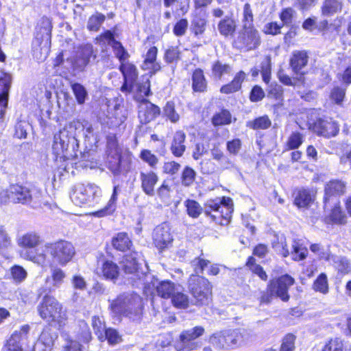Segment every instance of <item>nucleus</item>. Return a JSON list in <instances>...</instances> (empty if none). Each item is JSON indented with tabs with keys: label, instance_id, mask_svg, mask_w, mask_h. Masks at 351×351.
Returning a JSON list of instances; mask_svg holds the SVG:
<instances>
[{
	"label": "nucleus",
	"instance_id": "nucleus-3",
	"mask_svg": "<svg viewBox=\"0 0 351 351\" xmlns=\"http://www.w3.org/2000/svg\"><path fill=\"white\" fill-rule=\"evenodd\" d=\"M112 311L122 315L132 322H138L143 316L141 298L135 293H123L112 300L110 304Z\"/></svg>",
	"mask_w": 351,
	"mask_h": 351
},
{
	"label": "nucleus",
	"instance_id": "nucleus-48",
	"mask_svg": "<svg viewBox=\"0 0 351 351\" xmlns=\"http://www.w3.org/2000/svg\"><path fill=\"white\" fill-rule=\"evenodd\" d=\"M78 328L77 336L79 340L85 343L89 342L92 339V335L88 324L84 320H80Z\"/></svg>",
	"mask_w": 351,
	"mask_h": 351
},
{
	"label": "nucleus",
	"instance_id": "nucleus-5",
	"mask_svg": "<svg viewBox=\"0 0 351 351\" xmlns=\"http://www.w3.org/2000/svg\"><path fill=\"white\" fill-rule=\"evenodd\" d=\"M37 310L40 317L48 322L61 324L66 319V313L62 304L48 293L43 298Z\"/></svg>",
	"mask_w": 351,
	"mask_h": 351
},
{
	"label": "nucleus",
	"instance_id": "nucleus-11",
	"mask_svg": "<svg viewBox=\"0 0 351 351\" xmlns=\"http://www.w3.org/2000/svg\"><path fill=\"white\" fill-rule=\"evenodd\" d=\"M324 191V208L329 209L332 206L330 203H337L338 197L345 193L346 183L338 180H331L326 184Z\"/></svg>",
	"mask_w": 351,
	"mask_h": 351
},
{
	"label": "nucleus",
	"instance_id": "nucleus-14",
	"mask_svg": "<svg viewBox=\"0 0 351 351\" xmlns=\"http://www.w3.org/2000/svg\"><path fill=\"white\" fill-rule=\"evenodd\" d=\"M160 114V108L146 99L138 104V118L142 124H147L154 120Z\"/></svg>",
	"mask_w": 351,
	"mask_h": 351
},
{
	"label": "nucleus",
	"instance_id": "nucleus-19",
	"mask_svg": "<svg viewBox=\"0 0 351 351\" xmlns=\"http://www.w3.org/2000/svg\"><path fill=\"white\" fill-rule=\"evenodd\" d=\"M12 80V75L7 73H3L0 77V119L3 117L8 106Z\"/></svg>",
	"mask_w": 351,
	"mask_h": 351
},
{
	"label": "nucleus",
	"instance_id": "nucleus-13",
	"mask_svg": "<svg viewBox=\"0 0 351 351\" xmlns=\"http://www.w3.org/2000/svg\"><path fill=\"white\" fill-rule=\"evenodd\" d=\"M313 130L319 136L330 138L338 134L339 126L330 118H319L313 123Z\"/></svg>",
	"mask_w": 351,
	"mask_h": 351
},
{
	"label": "nucleus",
	"instance_id": "nucleus-58",
	"mask_svg": "<svg viewBox=\"0 0 351 351\" xmlns=\"http://www.w3.org/2000/svg\"><path fill=\"white\" fill-rule=\"evenodd\" d=\"M104 337L100 340L104 341V339H107L108 343L111 345L117 344L122 341L121 337L119 335V332L112 328L106 329L104 333Z\"/></svg>",
	"mask_w": 351,
	"mask_h": 351
},
{
	"label": "nucleus",
	"instance_id": "nucleus-4",
	"mask_svg": "<svg viewBox=\"0 0 351 351\" xmlns=\"http://www.w3.org/2000/svg\"><path fill=\"white\" fill-rule=\"evenodd\" d=\"M41 192L39 189L29 188L19 184H12L8 189L0 191V204H7L9 202L14 204H29L40 202Z\"/></svg>",
	"mask_w": 351,
	"mask_h": 351
},
{
	"label": "nucleus",
	"instance_id": "nucleus-34",
	"mask_svg": "<svg viewBox=\"0 0 351 351\" xmlns=\"http://www.w3.org/2000/svg\"><path fill=\"white\" fill-rule=\"evenodd\" d=\"M315 193L312 190L302 189H300L295 197V204L298 207H306L314 199Z\"/></svg>",
	"mask_w": 351,
	"mask_h": 351
},
{
	"label": "nucleus",
	"instance_id": "nucleus-2",
	"mask_svg": "<svg viewBox=\"0 0 351 351\" xmlns=\"http://www.w3.org/2000/svg\"><path fill=\"white\" fill-rule=\"evenodd\" d=\"M209 261L203 258H197L193 261L195 276H191L189 280V289L196 306L208 305L212 300V285L205 278L199 275L208 266Z\"/></svg>",
	"mask_w": 351,
	"mask_h": 351
},
{
	"label": "nucleus",
	"instance_id": "nucleus-33",
	"mask_svg": "<svg viewBox=\"0 0 351 351\" xmlns=\"http://www.w3.org/2000/svg\"><path fill=\"white\" fill-rule=\"evenodd\" d=\"M171 299L173 305L176 308H186L189 307V296L184 293L183 288L180 285L177 286V289L173 292Z\"/></svg>",
	"mask_w": 351,
	"mask_h": 351
},
{
	"label": "nucleus",
	"instance_id": "nucleus-27",
	"mask_svg": "<svg viewBox=\"0 0 351 351\" xmlns=\"http://www.w3.org/2000/svg\"><path fill=\"white\" fill-rule=\"evenodd\" d=\"M245 79V73L242 71H239L230 83L221 87L220 92L223 94H230L239 90Z\"/></svg>",
	"mask_w": 351,
	"mask_h": 351
},
{
	"label": "nucleus",
	"instance_id": "nucleus-21",
	"mask_svg": "<svg viewBox=\"0 0 351 351\" xmlns=\"http://www.w3.org/2000/svg\"><path fill=\"white\" fill-rule=\"evenodd\" d=\"M308 61V56L305 51H295L293 52L289 64L294 73L303 75L304 73L302 69L306 66Z\"/></svg>",
	"mask_w": 351,
	"mask_h": 351
},
{
	"label": "nucleus",
	"instance_id": "nucleus-35",
	"mask_svg": "<svg viewBox=\"0 0 351 351\" xmlns=\"http://www.w3.org/2000/svg\"><path fill=\"white\" fill-rule=\"evenodd\" d=\"M21 256L27 261H30L39 265H43L46 262L47 255L44 252H40L39 250H25L21 253Z\"/></svg>",
	"mask_w": 351,
	"mask_h": 351
},
{
	"label": "nucleus",
	"instance_id": "nucleus-1",
	"mask_svg": "<svg viewBox=\"0 0 351 351\" xmlns=\"http://www.w3.org/2000/svg\"><path fill=\"white\" fill-rule=\"evenodd\" d=\"M79 128L82 125L77 121H73L54 134L52 152L56 159L58 157L64 160L75 159L78 158V153L82 155L78 151L79 143L75 133Z\"/></svg>",
	"mask_w": 351,
	"mask_h": 351
},
{
	"label": "nucleus",
	"instance_id": "nucleus-57",
	"mask_svg": "<svg viewBox=\"0 0 351 351\" xmlns=\"http://www.w3.org/2000/svg\"><path fill=\"white\" fill-rule=\"evenodd\" d=\"M115 56L119 59L121 64L122 62H126V60L129 57V54L128 51L123 47L122 44L119 41H117L114 43V45L112 46Z\"/></svg>",
	"mask_w": 351,
	"mask_h": 351
},
{
	"label": "nucleus",
	"instance_id": "nucleus-18",
	"mask_svg": "<svg viewBox=\"0 0 351 351\" xmlns=\"http://www.w3.org/2000/svg\"><path fill=\"white\" fill-rule=\"evenodd\" d=\"M50 272L51 277H47L45 280V282L47 285L49 283L51 285L49 287H47L44 291H41V289H40L38 291L39 295H41L45 292L51 293L56 289L60 288L64 283L66 277L65 271L57 266L51 267Z\"/></svg>",
	"mask_w": 351,
	"mask_h": 351
},
{
	"label": "nucleus",
	"instance_id": "nucleus-54",
	"mask_svg": "<svg viewBox=\"0 0 351 351\" xmlns=\"http://www.w3.org/2000/svg\"><path fill=\"white\" fill-rule=\"evenodd\" d=\"M292 248L293 252L291 254L294 260L301 261L306 257L308 253L307 249L306 247H303L299 242L294 241L292 245Z\"/></svg>",
	"mask_w": 351,
	"mask_h": 351
},
{
	"label": "nucleus",
	"instance_id": "nucleus-16",
	"mask_svg": "<svg viewBox=\"0 0 351 351\" xmlns=\"http://www.w3.org/2000/svg\"><path fill=\"white\" fill-rule=\"evenodd\" d=\"M226 341L228 345V350H233L245 344L250 338L247 331L243 330H223Z\"/></svg>",
	"mask_w": 351,
	"mask_h": 351
},
{
	"label": "nucleus",
	"instance_id": "nucleus-30",
	"mask_svg": "<svg viewBox=\"0 0 351 351\" xmlns=\"http://www.w3.org/2000/svg\"><path fill=\"white\" fill-rule=\"evenodd\" d=\"M157 53L158 49L156 47H152L149 49L142 65L143 69H150L154 73L160 69V64L156 62Z\"/></svg>",
	"mask_w": 351,
	"mask_h": 351
},
{
	"label": "nucleus",
	"instance_id": "nucleus-7",
	"mask_svg": "<svg viewBox=\"0 0 351 351\" xmlns=\"http://www.w3.org/2000/svg\"><path fill=\"white\" fill-rule=\"evenodd\" d=\"M261 43V38L255 27H241L233 41V46L246 51L257 49Z\"/></svg>",
	"mask_w": 351,
	"mask_h": 351
},
{
	"label": "nucleus",
	"instance_id": "nucleus-46",
	"mask_svg": "<svg viewBox=\"0 0 351 351\" xmlns=\"http://www.w3.org/2000/svg\"><path fill=\"white\" fill-rule=\"evenodd\" d=\"M105 19L106 16L104 14L97 12L88 19L87 28L90 31L97 32Z\"/></svg>",
	"mask_w": 351,
	"mask_h": 351
},
{
	"label": "nucleus",
	"instance_id": "nucleus-8",
	"mask_svg": "<svg viewBox=\"0 0 351 351\" xmlns=\"http://www.w3.org/2000/svg\"><path fill=\"white\" fill-rule=\"evenodd\" d=\"M204 331L202 326H195L183 330L175 343V350L176 351H193L198 349L200 348L201 343L197 339L204 335Z\"/></svg>",
	"mask_w": 351,
	"mask_h": 351
},
{
	"label": "nucleus",
	"instance_id": "nucleus-38",
	"mask_svg": "<svg viewBox=\"0 0 351 351\" xmlns=\"http://www.w3.org/2000/svg\"><path fill=\"white\" fill-rule=\"evenodd\" d=\"M112 245L115 249L123 252L130 249L132 241L126 233L121 232L112 239Z\"/></svg>",
	"mask_w": 351,
	"mask_h": 351
},
{
	"label": "nucleus",
	"instance_id": "nucleus-60",
	"mask_svg": "<svg viewBox=\"0 0 351 351\" xmlns=\"http://www.w3.org/2000/svg\"><path fill=\"white\" fill-rule=\"evenodd\" d=\"M231 122V114L228 110H222L213 118V123L215 125L228 124Z\"/></svg>",
	"mask_w": 351,
	"mask_h": 351
},
{
	"label": "nucleus",
	"instance_id": "nucleus-15",
	"mask_svg": "<svg viewBox=\"0 0 351 351\" xmlns=\"http://www.w3.org/2000/svg\"><path fill=\"white\" fill-rule=\"evenodd\" d=\"M152 237L156 247L160 250L167 247L173 241L170 228L166 223L158 225L154 228Z\"/></svg>",
	"mask_w": 351,
	"mask_h": 351
},
{
	"label": "nucleus",
	"instance_id": "nucleus-36",
	"mask_svg": "<svg viewBox=\"0 0 351 351\" xmlns=\"http://www.w3.org/2000/svg\"><path fill=\"white\" fill-rule=\"evenodd\" d=\"M177 286L169 280L162 281L156 286V291L161 298H171L177 289Z\"/></svg>",
	"mask_w": 351,
	"mask_h": 351
},
{
	"label": "nucleus",
	"instance_id": "nucleus-44",
	"mask_svg": "<svg viewBox=\"0 0 351 351\" xmlns=\"http://www.w3.org/2000/svg\"><path fill=\"white\" fill-rule=\"evenodd\" d=\"M209 343L216 349L228 350V345L226 341L223 331L211 335L209 338Z\"/></svg>",
	"mask_w": 351,
	"mask_h": 351
},
{
	"label": "nucleus",
	"instance_id": "nucleus-23",
	"mask_svg": "<svg viewBox=\"0 0 351 351\" xmlns=\"http://www.w3.org/2000/svg\"><path fill=\"white\" fill-rule=\"evenodd\" d=\"M185 140L186 134L181 130L176 132L173 134L170 150L174 156L181 157L184 154L186 150Z\"/></svg>",
	"mask_w": 351,
	"mask_h": 351
},
{
	"label": "nucleus",
	"instance_id": "nucleus-63",
	"mask_svg": "<svg viewBox=\"0 0 351 351\" xmlns=\"http://www.w3.org/2000/svg\"><path fill=\"white\" fill-rule=\"evenodd\" d=\"M346 95V88L340 86H335L330 92V97L335 104H341Z\"/></svg>",
	"mask_w": 351,
	"mask_h": 351
},
{
	"label": "nucleus",
	"instance_id": "nucleus-39",
	"mask_svg": "<svg viewBox=\"0 0 351 351\" xmlns=\"http://www.w3.org/2000/svg\"><path fill=\"white\" fill-rule=\"evenodd\" d=\"M231 71L232 66L230 64L219 60L215 62L212 66V74L217 80H221L223 75L229 74Z\"/></svg>",
	"mask_w": 351,
	"mask_h": 351
},
{
	"label": "nucleus",
	"instance_id": "nucleus-29",
	"mask_svg": "<svg viewBox=\"0 0 351 351\" xmlns=\"http://www.w3.org/2000/svg\"><path fill=\"white\" fill-rule=\"evenodd\" d=\"M221 206L217 200L210 199L205 204L204 213L207 216H210L214 221L222 225L223 223L221 220Z\"/></svg>",
	"mask_w": 351,
	"mask_h": 351
},
{
	"label": "nucleus",
	"instance_id": "nucleus-41",
	"mask_svg": "<svg viewBox=\"0 0 351 351\" xmlns=\"http://www.w3.org/2000/svg\"><path fill=\"white\" fill-rule=\"evenodd\" d=\"M206 26V21L204 18L195 15L191 23V29L195 36H198L204 34Z\"/></svg>",
	"mask_w": 351,
	"mask_h": 351
},
{
	"label": "nucleus",
	"instance_id": "nucleus-62",
	"mask_svg": "<svg viewBox=\"0 0 351 351\" xmlns=\"http://www.w3.org/2000/svg\"><path fill=\"white\" fill-rule=\"evenodd\" d=\"M181 167L180 163L176 161H168L164 162L162 171L165 174H168L170 176H174L178 173Z\"/></svg>",
	"mask_w": 351,
	"mask_h": 351
},
{
	"label": "nucleus",
	"instance_id": "nucleus-12",
	"mask_svg": "<svg viewBox=\"0 0 351 351\" xmlns=\"http://www.w3.org/2000/svg\"><path fill=\"white\" fill-rule=\"evenodd\" d=\"M294 283V279L289 275L280 276L277 280H271L268 285V289L276 293V296L282 301L287 302L289 299L287 293L289 288Z\"/></svg>",
	"mask_w": 351,
	"mask_h": 351
},
{
	"label": "nucleus",
	"instance_id": "nucleus-55",
	"mask_svg": "<svg viewBox=\"0 0 351 351\" xmlns=\"http://www.w3.org/2000/svg\"><path fill=\"white\" fill-rule=\"evenodd\" d=\"M165 60L167 63L177 62L180 59V51L178 47H171L167 49L164 56Z\"/></svg>",
	"mask_w": 351,
	"mask_h": 351
},
{
	"label": "nucleus",
	"instance_id": "nucleus-20",
	"mask_svg": "<svg viewBox=\"0 0 351 351\" xmlns=\"http://www.w3.org/2000/svg\"><path fill=\"white\" fill-rule=\"evenodd\" d=\"M140 180L143 191L148 196H154L155 194L154 187L158 181V175L152 171L141 172Z\"/></svg>",
	"mask_w": 351,
	"mask_h": 351
},
{
	"label": "nucleus",
	"instance_id": "nucleus-50",
	"mask_svg": "<svg viewBox=\"0 0 351 351\" xmlns=\"http://www.w3.org/2000/svg\"><path fill=\"white\" fill-rule=\"evenodd\" d=\"M139 157L152 169H156L159 162L158 157L149 149H143Z\"/></svg>",
	"mask_w": 351,
	"mask_h": 351
},
{
	"label": "nucleus",
	"instance_id": "nucleus-40",
	"mask_svg": "<svg viewBox=\"0 0 351 351\" xmlns=\"http://www.w3.org/2000/svg\"><path fill=\"white\" fill-rule=\"evenodd\" d=\"M71 87L77 104L80 105L84 104L88 97L86 88L82 84L77 82L73 83Z\"/></svg>",
	"mask_w": 351,
	"mask_h": 351
},
{
	"label": "nucleus",
	"instance_id": "nucleus-28",
	"mask_svg": "<svg viewBox=\"0 0 351 351\" xmlns=\"http://www.w3.org/2000/svg\"><path fill=\"white\" fill-rule=\"evenodd\" d=\"M99 274L107 280H115L119 275L118 265L112 261H105L99 269Z\"/></svg>",
	"mask_w": 351,
	"mask_h": 351
},
{
	"label": "nucleus",
	"instance_id": "nucleus-59",
	"mask_svg": "<svg viewBox=\"0 0 351 351\" xmlns=\"http://www.w3.org/2000/svg\"><path fill=\"white\" fill-rule=\"evenodd\" d=\"M296 337L293 334H287L282 339L280 351H293Z\"/></svg>",
	"mask_w": 351,
	"mask_h": 351
},
{
	"label": "nucleus",
	"instance_id": "nucleus-17",
	"mask_svg": "<svg viewBox=\"0 0 351 351\" xmlns=\"http://www.w3.org/2000/svg\"><path fill=\"white\" fill-rule=\"evenodd\" d=\"M137 252H132L126 254L121 262L122 270L125 274L132 275L130 279L132 282H135L137 279H141L143 273L138 270Z\"/></svg>",
	"mask_w": 351,
	"mask_h": 351
},
{
	"label": "nucleus",
	"instance_id": "nucleus-64",
	"mask_svg": "<svg viewBox=\"0 0 351 351\" xmlns=\"http://www.w3.org/2000/svg\"><path fill=\"white\" fill-rule=\"evenodd\" d=\"M302 143V136L299 132H293L289 137L287 146L288 149L298 148Z\"/></svg>",
	"mask_w": 351,
	"mask_h": 351
},
{
	"label": "nucleus",
	"instance_id": "nucleus-32",
	"mask_svg": "<svg viewBox=\"0 0 351 351\" xmlns=\"http://www.w3.org/2000/svg\"><path fill=\"white\" fill-rule=\"evenodd\" d=\"M123 80L130 83H135L138 77V71L135 65L130 62H122L119 66Z\"/></svg>",
	"mask_w": 351,
	"mask_h": 351
},
{
	"label": "nucleus",
	"instance_id": "nucleus-9",
	"mask_svg": "<svg viewBox=\"0 0 351 351\" xmlns=\"http://www.w3.org/2000/svg\"><path fill=\"white\" fill-rule=\"evenodd\" d=\"M107 163L108 169L114 175L128 171L130 162L121 156V149L115 142L108 144Z\"/></svg>",
	"mask_w": 351,
	"mask_h": 351
},
{
	"label": "nucleus",
	"instance_id": "nucleus-26",
	"mask_svg": "<svg viewBox=\"0 0 351 351\" xmlns=\"http://www.w3.org/2000/svg\"><path fill=\"white\" fill-rule=\"evenodd\" d=\"M237 27L236 21L229 16H226L221 19L217 25L219 34L225 38L233 37Z\"/></svg>",
	"mask_w": 351,
	"mask_h": 351
},
{
	"label": "nucleus",
	"instance_id": "nucleus-45",
	"mask_svg": "<svg viewBox=\"0 0 351 351\" xmlns=\"http://www.w3.org/2000/svg\"><path fill=\"white\" fill-rule=\"evenodd\" d=\"M196 172L190 167H185L181 174V182L185 187L193 185L195 180Z\"/></svg>",
	"mask_w": 351,
	"mask_h": 351
},
{
	"label": "nucleus",
	"instance_id": "nucleus-49",
	"mask_svg": "<svg viewBox=\"0 0 351 351\" xmlns=\"http://www.w3.org/2000/svg\"><path fill=\"white\" fill-rule=\"evenodd\" d=\"M10 274L16 283H21L27 276V271L20 265H14L10 268Z\"/></svg>",
	"mask_w": 351,
	"mask_h": 351
},
{
	"label": "nucleus",
	"instance_id": "nucleus-43",
	"mask_svg": "<svg viewBox=\"0 0 351 351\" xmlns=\"http://www.w3.org/2000/svg\"><path fill=\"white\" fill-rule=\"evenodd\" d=\"M271 122L267 115L255 119L247 123V126L253 130H265L269 128Z\"/></svg>",
	"mask_w": 351,
	"mask_h": 351
},
{
	"label": "nucleus",
	"instance_id": "nucleus-24",
	"mask_svg": "<svg viewBox=\"0 0 351 351\" xmlns=\"http://www.w3.org/2000/svg\"><path fill=\"white\" fill-rule=\"evenodd\" d=\"M29 330V326L28 325L23 326L20 330H16L12 335L4 347L13 350H23L20 341L26 339Z\"/></svg>",
	"mask_w": 351,
	"mask_h": 351
},
{
	"label": "nucleus",
	"instance_id": "nucleus-47",
	"mask_svg": "<svg viewBox=\"0 0 351 351\" xmlns=\"http://www.w3.org/2000/svg\"><path fill=\"white\" fill-rule=\"evenodd\" d=\"M313 289L317 292L326 294L328 292V283L325 274H321L314 281Z\"/></svg>",
	"mask_w": 351,
	"mask_h": 351
},
{
	"label": "nucleus",
	"instance_id": "nucleus-42",
	"mask_svg": "<svg viewBox=\"0 0 351 351\" xmlns=\"http://www.w3.org/2000/svg\"><path fill=\"white\" fill-rule=\"evenodd\" d=\"M241 23V27H255L254 25L253 11L249 3H246L243 5Z\"/></svg>",
	"mask_w": 351,
	"mask_h": 351
},
{
	"label": "nucleus",
	"instance_id": "nucleus-10",
	"mask_svg": "<svg viewBox=\"0 0 351 351\" xmlns=\"http://www.w3.org/2000/svg\"><path fill=\"white\" fill-rule=\"evenodd\" d=\"M99 191L95 185L77 183L73 186L70 198L76 206H82L90 203Z\"/></svg>",
	"mask_w": 351,
	"mask_h": 351
},
{
	"label": "nucleus",
	"instance_id": "nucleus-53",
	"mask_svg": "<svg viewBox=\"0 0 351 351\" xmlns=\"http://www.w3.org/2000/svg\"><path fill=\"white\" fill-rule=\"evenodd\" d=\"M91 325L95 335L99 339H102L104 337V333L106 329L105 328L106 327L104 323L101 319L98 316H93L91 319Z\"/></svg>",
	"mask_w": 351,
	"mask_h": 351
},
{
	"label": "nucleus",
	"instance_id": "nucleus-22",
	"mask_svg": "<svg viewBox=\"0 0 351 351\" xmlns=\"http://www.w3.org/2000/svg\"><path fill=\"white\" fill-rule=\"evenodd\" d=\"M42 242L40 236L36 232H28L19 237L16 239L18 245L26 249L33 250L38 246Z\"/></svg>",
	"mask_w": 351,
	"mask_h": 351
},
{
	"label": "nucleus",
	"instance_id": "nucleus-61",
	"mask_svg": "<svg viewBox=\"0 0 351 351\" xmlns=\"http://www.w3.org/2000/svg\"><path fill=\"white\" fill-rule=\"evenodd\" d=\"M97 42L99 45H110L112 46L114 43H116L117 40L114 39V34L110 30H106L100 36H99L97 38Z\"/></svg>",
	"mask_w": 351,
	"mask_h": 351
},
{
	"label": "nucleus",
	"instance_id": "nucleus-56",
	"mask_svg": "<svg viewBox=\"0 0 351 351\" xmlns=\"http://www.w3.org/2000/svg\"><path fill=\"white\" fill-rule=\"evenodd\" d=\"M163 111L165 117H167L171 122L176 123L180 119V116L175 110L173 102L168 101L164 107Z\"/></svg>",
	"mask_w": 351,
	"mask_h": 351
},
{
	"label": "nucleus",
	"instance_id": "nucleus-6",
	"mask_svg": "<svg viewBox=\"0 0 351 351\" xmlns=\"http://www.w3.org/2000/svg\"><path fill=\"white\" fill-rule=\"evenodd\" d=\"M45 248L51 256L53 262L60 266H66L75 255L74 245L66 240L47 243L45 245Z\"/></svg>",
	"mask_w": 351,
	"mask_h": 351
},
{
	"label": "nucleus",
	"instance_id": "nucleus-51",
	"mask_svg": "<svg viewBox=\"0 0 351 351\" xmlns=\"http://www.w3.org/2000/svg\"><path fill=\"white\" fill-rule=\"evenodd\" d=\"M188 215L193 218H197L202 213V208L199 204L193 199H187L184 202Z\"/></svg>",
	"mask_w": 351,
	"mask_h": 351
},
{
	"label": "nucleus",
	"instance_id": "nucleus-31",
	"mask_svg": "<svg viewBox=\"0 0 351 351\" xmlns=\"http://www.w3.org/2000/svg\"><path fill=\"white\" fill-rule=\"evenodd\" d=\"M192 88L198 93H204L207 90V81L201 69H196L193 73Z\"/></svg>",
	"mask_w": 351,
	"mask_h": 351
},
{
	"label": "nucleus",
	"instance_id": "nucleus-52",
	"mask_svg": "<svg viewBox=\"0 0 351 351\" xmlns=\"http://www.w3.org/2000/svg\"><path fill=\"white\" fill-rule=\"evenodd\" d=\"M322 351H344L343 342L337 337L330 339L325 343Z\"/></svg>",
	"mask_w": 351,
	"mask_h": 351
},
{
	"label": "nucleus",
	"instance_id": "nucleus-25",
	"mask_svg": "<svg viewBox=\"0 0 351 351\" xmlns=\"http://www.w3.org/2000/svg\"><path fill=\"white\" fill-rule=\"evenodd\" d=\"M342 8V0H324L321 5V14L324 17H330L341 12Z\"/></svg>",
	"mask_w": 351,
	"mask_h": 351
},
{
	"label": "nucleus",
	"instance_id": "nucleus-37",
	"mask_svg": "<svg viewBox=\"0 0 351 351\" xmlns=\"http://www.w3.org/2000/svg\"><path fill=\"white\" fill-rule=\"evenodd\" d=\"M119 191V186H115L113 189V193L111 196L110 199L109 200L106 206H105L103 209H101L95 213V215L98 217H102L108 215L112 214L116 208L115 202L117 199V193Z\"/></svg>",
	"mask_w": 351,
	"mask_h": 351
}]
</instances>
